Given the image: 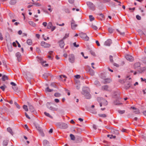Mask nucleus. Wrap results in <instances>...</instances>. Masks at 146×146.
<instances>
[{"instance_id":"f257e3e1","label":"nucleus","mask_w":146,"mask_h":146,"mask_svg":"<svg viewBox=\"0 0 146 146\" xmlns=\"http://www.w3.org/2000/svg\"><path fill=\"white\" fill-rule=\"evenodd\" d=\"M90 92V89L88 87H84L83 88L82 94L84 95L86 98L90 99L91 98V96L89 93Z\"/></svg>"},{"instance_id":"f03ea898","label":"nucleus","mask_w":146,"mask_h":146,"mask_svg":"<svg viewBox=\"0 0 146 146\" xmlns=\"http://www.w3.org/2000/svg\"><path fill=\"white\" fill-rule=\"evenodd\" d=\"M97 100L100 103V107H101L102 105L106 106L108 104V102L107 100L102 98H97Z\"/></svg>"},{"instance_id":"7ed1b4c3","label":"nucleus","mask_w":146,"mask_h":146,"mask_svg":"<svg viewBox=\"0 0 146 146\" xmlns=\"http://www.w3.org/2000/svg\"><path fill=\"white\" fill-rule=\"evenodd\" d=\"M79 35L81 38L85 40H89V38L85 33H81L79 34Z\"/></svg>"},{"instance_id":"20e7f679","label":"nucleus","mask_w":146,"mask_h":146,"mask_svg":"<svg viewBox=\"0 0 146 146\" xmlns=\"http://www.w3.org/2000/svg\"><path fill=\"white\" fill-rule=\"evenodd\" d=\"M37 61L41 63L42 65L44 66H48V64H45V65H43L44 63H45L46 62V61H44L40 57H38L37 58Z\"/></svg>"},{"instance_id":"39448f33","label":"nucleus","mask_w":146,"mask_h":146,"mask_svg":"<svg viewBox=\"0 0 146 146\" xmlns=\"http://www.w3.org/2000/svg\"><path fill=\"white\" fill-rule=\"evenodd\" d=\"M68 60L71 63H73L74 62L75 57L74 54H70L68 55Z\"/></svg>"},{"instance_id":"423d86ee","label":"nucleus","mask_w":146,"mask_h":146,"mask_svg":"<svg viewBox=\"0 0 146 146\" xmlns=\"http://www.w3.org/2000/svg\"><path fill=\"white\" fill-rule=\"evenodd\" d=\"M87 4L91 9L93 11H94L95 10V6L92 3L90 2H88Z\"/></svg>"},{"instance_id":"0eeeda50","label":"nucleus","mask_w":146,"mask_h":146,"mask_svg":"<svg viewBox=\"0 0 146 146\" xmlns=\"http://www.w3.org/2000/svg\"><path fill=\"white\" fill-rule=\"evenodd\" d=\"M41 45L44 48H48L50 46V44L46 43L44 41H42L40 43Z\"/></svg>"},{"instance_id":"6e6552de","label":"nucleus","mask_w":146,"mask_h":146,"mask_svg":"<svg viewBox=\"0 0 146 146\" xmlns=\"http://www.w3.org/2000/svg\"><path fill=\"white\" fill-rule=\"evenodd\" d=\"M71 26L72 29H75L77 26V25L75 24V21L73 19L71 21Z\"/></svg>"},{"instance_id":"1a4fd4ad","label":"nucleus","mask_w":146,"mask_h":146,"mask_svg":"<svg viewBox=\"0 0 146 146\" xmlns=\"http://www.w3.org/2000/svg\"><path fill=\"white\" fill-rule=\"evenodd\" d=\"M126 59L129 61H132L134 60V58L133 57L129 55H127L125 56Z\"/></svg>"},{"instance_id":"9d476101","label":"nucleus","mask_w":146,"mask_h":146,"mask_svg":"<svg viewBox=\"0 0 146 146\" xmlns=\"http://www.w3.org/2000/svg\"><path fill=\"white\" fill-rule=\"evenodd\" d=\"M28 106L31 112L33 113H36L34 108L30 104H29Z\"/></svg>"},{"instance_id":"9b49d317","label":"nucleus","mask_w":146,"mask_h":146,"mask_svg":"<svg viewBox=\"0 0 146 146\" xmlns=\"http://www.w3.org/2000/svg\"><path fill=\"white\" fill-rule=\"evenodd\" d=\"M112 43V41L111 39L107 40L104 43V45L106 46H110Z\"/></svg>"},{"instance_id":"f8f14e48","label":"nucleus","mask_w":146,"mask_h":146,"mask_svg":"<svg viewBox=\"0 0 146 146\" xmlns=\"http://www.w3.org/2000/svg\"><path fill=\"white\" fill-rule=\"evenodd\" d=\"M59 123H56V125H59ZM60 126L62 127L63 129H66L68 127V126L67 124L65 123H62L61 124L60 123Z\"/></svg>"},{"instance_id":"ddd939ff","label":"nucleus","mask_w":146,"mask_h":146,"mask_svg":"<svg viewBox=\"0 0 146 146\" xmlns=\"http://www.w3.org/2000/svg\"><path fill=\"white\" fill-rule=\"evenodd\" d=\"M16 56L17 57L18 60L20 61L21 58V55L19 52H17L16 54Z\"/></svg>"},{"instance_id":"4468645a","label":"nucleus","mask_w":146,"mask_h":146,"mask_svg":"<svg viewBox=\"0 0 146 146\" xmlns=\"http://www.w3.org/2000/svg\"><path fill=\"white\" fill-rule=\"evenodd\" d=\"M140 64L139 62H137L135 63L134 65V69H138L140 67Z\"/></svg>"},{"instance_id":"2eb2a0df","label":"nucleus","mask_w":146,"mask_h":146,"mask_svg":"<svg viewBox=\"0 0 146 146\" xmlns=\"http://www.w3.org/2000/svg\"><path fill=\"white\" fill-rule=\"evenodd\" d=\"M122 36H124L125 35V32L123 31L121 29L119 30L118 29L116 30Z\"/></svg>"},{"instance_id":"dca6fc26","label":"nucleus","mask_w":146,"mask_h":146,"mask_svg":"<svg viewBox=\"0 0 146 146\" xmlns=\"http://www.w3.org/2000/svg\"><path fill=\"white\" fill-rule=\"evenodd\" d=\"M60 78V80L62 81H65L66 80L65 78L66 77L64 75H60L59 76Z\"/></svg>"},{"instance_id":"f3484780","label":"nucleus","mask_w":146,"mask_h":146,"mask_svg":"<svg viewBox=\"0 0 146 146\" xmlns=\"http://www.w3.org/2000/svg\"><path fill=\"white\" fill-rule=\"evenodd\" d=\"M65 45L64 42L63 40H61L59 42V45L61 48H63Z\"/></svg>"},{"instance_id":"a211bd4d","label":"nucleus","mask_w":146,"mask_h":146,"mask_svg":"<svg viewBox=\"0 0 146 146\" xmlns=\"http://www.w3.org/2000/svg\"><path fill=\"white\" fill-rule=\"evenodd\" d=\"M111 81V80L110 79L106 78L105 79L103 83L104 84H107L110 83Z\"/></svg>"},{"instance_id":"6ab92c4d","label":"nucleus","mask_w":146,"mask_h":146,"mask_svg":"<svg viewBox=\"0 0 146 146\" xmlns=\"http://www.w3.org/2000/svg\"><path fill=\"white\" fill-rule=\"evenodd\" d=\"M114 29L112 27H110L108 28V31L109 33H113Z\"/></svg>"},{"instance_id":"aec40b11","label":"nucleus","mask_w":146,"mask_h":146,"mask_svg":"<svg viewBox=\"0 0 146 146\" xmlns=\"http://www.w3.org/2000/svg\"><path fill=\"white\" fill-rule=\"evenodd\" d=\"M43 144L44 146H46L47 145H48L49 144V142L46 140H44L43 141Z\"/></svg>"},{"instance_id":"412c9836","label":"nucleus","mask_w":146,"mask_h":146,"mask_svg":"<svg viewBox=\"0 0 146 146\" xmlns=\"http://www.w3.org/2000/svg\"><path fill=\"white\" fill-rule=\"evenodd\" d=\"M2 79L3 81H5L6 80L8 79V76L6 75H4L2 76Z\"/></svg>"},{"instance_id":"4be33fe9","label":"nucleus","mask_w":146,"mask_h":146,"mask_svg":"<svg viewBox=\"0 0 146 146\" xmlns=\"http://www.w3.org/2000/svg\"><path fill=\"white\" fill-rule=\"evenodd\" d=\"M29 24L33 27H35L36 26V24L33 21H29Z\"/></svg>"},{"instance_id":"5701e85b","label":"nucleus","mask_w":146,"mask_h":146,"mask_svg":"<svg viewBox=\"0 0 146 146\" xmlns=\"http://www.w3.org/2000/svg\"><path fill=\"white\" fill-rule=\"evenodd\" d=\"M49 75V74L48 73H45L43 75V77L44 79H46Z\"/></svg>"},{"instance_id":"b1692460","label":"nucleus","mask_w":146,"mask_h":146,"mask_svg":"<svg viewBox=\"0 0 146 146\" xmlns=\"http://www.w3.org/2000/svg\"><path fill=\"white\" fill-rule=\"evenodd\" d=\"M108 87L107 85L103 86L102 87V89L104 90H108Z\"/></svg>"},{"instance_id":"393cba45","label":"nucleus","mask_w":146,"mask_h":146,"mask_svg":"<svg viewBox=\"0 0 146 146\" xmlns=\"http://www.w3.org/2000/svg\"><path fill=\"white\" fill-rule=\"evenodd\" d=\"M52 22H50L48 23L47 26V28L48 29H50L52 27Z\"/></svg>"},{"instance_id":"a878e982","label":"nucleus","mask_w":146,"mask_h":146,"mask_svg":"<svg viewBox=\"0 0 146 146\" xmlns=\"http://www.w3.org/2000/svg\"><path fill=\"white\" fill-rule=\"evenodd\" d=\"M16 3V0H11L10 3L12 5H15Z\"/></svg>"},{"instance_id":"bb28decb","label":"nucleus","mask_w":146,"mask_h":146,"mask_svg":"<svg viewBox=\"0 0 146 146\" xmlns=\"http://www.w3.org/2000/svg\"><path fill=\"white\" fill-rule=\"evenodd\" d=\"M7 130L8 132L10 133L12 135H13V133L11 129L9 127L7 128Z\"/></svg>"},{"instance_id":"cd10ccee","label":"nucleus","mask_w":146,"mask_h":146,"mask_svg":"<svg viewBox=\"0 0 146 146\" xmlns=\"http://www.w3.org/2000/svg\"><path fill=\"white\" fill-rule=\"evenodd\" d=\"M113 133L116 135H118L119 134V131L116 129L113 130Z\"/></svg>"},{"instance_id":"c85d7f7f","label":"nucleus","mask_w":146,"mask_h":146,"mask_svg":"<svg viewBox=\"0 0 146 146\" xmlns=\"http://www.w3.org/2000/svg\"><path fill=\"white\" fill-rule=\"evenodd\" d=\"M27 43L29 45H31L32 44V40L31 39H28L27 41Z\"/></svg>"},{"instance_id":"c756f323","label":"nucleus","mask_w":146,"mask_h":146,"mask_svg":"<svg viewBox=\"0 0 146 146\" xmlns=\"http://www.w3.org/2000/svg\"><path fill=\"white\" fill-rule=\"evenodd\" d=\"M108 137H110V139L113 138L114 139L116 137V136L113 135H107Z\"/></svg>"},{"instance_id":"7c9ffc66","label":"nucleus","mask_w":146,"mask_h":146,"mask_svg":"<svg viewBox=\"0 0 146 146\" xmlns=\"http://www.w3.org/2000/svg\"><path fill=\"white\" fill-rule=\"evenodd\" d=\"M46 92H50L53 91V90L52 89H50L49 88V87H48L46 88L45 90Z\"/></svg>"},{"instance_id":"2f4dec72","label":"nucleus","mask_w":146,"mask_h":146,"mask_svg":"<svg viewBox=\"0 0 146 146\" xmlns=\"http://www.w3.org/2000/svg\"><path fill=\"white\" fill-rule=\"evenodd\" d=\"M7 88V86L5 85H4L3 86H1L0 88L3 91H4L5 88Z\"/></svg>"},{"instance_id":"473e14b6","label":"nucleus","mask_w":146,"mask_h":146,"mask_svg":"<svg viewBox=\"0 0 146 146\" xmlns=\"http://www.w3.org/2000/svg\"><path fill=\"white\" fill-rule=\"evenodd\" d=\"M23 108L26 111H28V107L27 106L25 105H24L23 106Z\"/></svg>"},{"instance_id":"72a5a7b5","label":"nucleus","mask_w":146,"mask_h":146,"mask_svg":"<svg viewBox=\"0 0 146 146\" xmlns=\"http://www.w3.org/2000/svg\"><path fill=\"white\" fill-rule=\"evenodd\" d=\"M54 95L56 97H58L60 96L61 94L59 93H56L54 94Z\"/></svg>"},{"instance_id":"f704fd0d","label":"nucleus","mask_w":146,"mask_h":146,"mask_svg":"<svg viewBox=\"0 0 146 146\" xmlns=\"http://www.w3.org/2000/svg\"><path fill=\"white\" fill-rule=\"evenodd\" d=\"M94 84L97 86H100V85L99 82L98 81H96L94 82Z\"/></svg>"},{"instance_id":"c9c22d12","label":"nucleus","mask_w":146,"mask_h":146,"mask_svg":"<svg viewBox=\"0 0 146 146\" xmlns=\"http://www.w3.org/2000/svg\"><path fill=\"white\" fill-rule=\"evenodd\" d=\"M89 72L90 73L91 76H93L94 74V72L93 70H90Z\"/></svg>"},{"instance_id":"e433bc0d","label":"nucleus","mask_w":146,"mask_h":146,"mask_svg":"<svg viewBox=\"0 0 146 146\" xmlns=\"http://www.w3.org/2000/svg\"><path fill=\"white\" fill-rule=\"evenodd\" d=\"M9 16L10 17L11 19L13 18H14L15 15L14 14L11 13H10L9 14Z\"/></svg>"},{"instance_id":"4c0bfd02","label":"nucleus","mask_w":146,"mask_h":146,"mask_svg":"<svg viewBox=\"0 0 146 146\" xmlns=\"http://www.w3.org/2000/svg\"><path fill=\"white\" fill-rule=\"evenodd\" d=\"M44 114L45 115H46L47 116H48L50 118H52V117L51 115H50V114L48 113H47L46 112H44Z\"/></svg>"},{"instance_id":"58836bf2","label":"nucleus","mask_w":146,"mask_h":146,"mask_svg":"<svg viewBox=\"0 0 146 146\" xmlns=\"http://www.w3.org/2000/svg\"><path fill=\"white\" fill-rule=\"evenodd\" d=\"M89 19L90 21H92L94 20V17L92 15H90L89 16Z\"/></svg>"},{"instance_id":"ea45409f","label":"nucleus","mask_w":146,"mask_h":146,"mask_svg":"<svg viewBox=\"0 0 146 146\" xmlns=\"http://www.w3.org/2000/svg\"><path fill=\"white\" fill-rule=\"evenodd\" d=\"M70 137L71 139L73 140H74L75 139V137L74 135L72 134H70Z\"/></svg>"},{"instance_id":"a19ab883","label":"nucleus","mask_w":146,"mask_h":146,"mask_svg":"<svg viewBox=\"0 0 146 146\" xmlns=\"http://www.w3.org/2000/svg\"><path fill=\"white\" fill-rule=\"evenodd\" d=\"M118 112L119 114H123L125 112V110H118Z\"/></svg>"},{"instance_id":"79ce46f5","label":"nucleus","mask_w":146,"mask_h":146,"mask_svg":"<svg viewBox=\"0 0 146 146\" xmlns=\"http://www.w3.org/2000/svg\"><path fill=\"white\" fill-rule=\"evenodd\" d=\"M8 144V142L7 141H4L3 142V146H7Z\"/></svg>"},{"instance_id":"37998d69","label":"nucleus","mask_w":146,"mask_h":146,"mask_svg":"<svg viewBox=\"0 0 146 146\" xmlns=\"http://www.w3.org/2000/svg\"><path fill=\"white\" fill-rule=\"evenodd\" d=\"M14 104L16 106V107L18 109H19L20 108V106L18 105V104L16 102H15Z\"/></svg>"},{"instance_id":"c03bdc74","label":"nucleus","mask_w":146,"mask_h":146,"mask_svg":"<svg viewBox=\"0 0 146 146\" xmlns=\"http://www.w3.org/2000/svg\"><path fill=\"white\" fill-rule=\"evenodd\" d=\"M92 28L94 30H97L98 29V27L96 26L92 25L91 26Z\"/></svg>"},{"instance_id":"a18cd8bd","label":"nucleus","mask_w":146,"mask_h":146,"mask_svg":"<svg viewBox=\"0 0 146 146\" xmlns=\"http://www.w3.org/2000/svg\"><path fill=\"white\" fill-rule=\"evenodd\" d=\"M49 109L53 111H56L58 110L57 108H55L52 107H50Z\"/></svg>"},{"instance_id":"49530a36","label":"nucleus","mask_w":146,"mask_h":146,"mask_svg":"<svg viewBox=\"0 0 146 146\" xmlns=\"http://www.w3.org/2000/svg\"><path fill=\"white\" fill-rule=\"evenodd\" d=\"M12 88L16 92H17L18 91V89L17 88V87L16 86H13L12 87Z\"/></svg>"},{"instance_id":"de8ad7c7","label":"nucleus","mask_w":146,"mask_h":146,"mask_svg":"<svg viewBox=\"0 0 146 146\" xmlns=\"http://www.w3.org/2000/svg\"><path fill=\"white\" fill-rule=\"evenodd\" d=\"M99 116L101 117H106V115L105 114H99Z\"/></svg>"},{"instance_id":"09e8293b","label":"nucleus","mask_w":146,"mask_h":146,"mask_svg":"<svg viewBox=\"0 0 146 146\" xmlns=\"http://www.w3.org/2000/svg\"><path fill=\"white\" fill-rule=\"evenodd\" d=\"M38 130H39L40 133L41 134V135L42 136H44V133H43V132L42 131V130L41 129H40V130L38 129Z\"/></svg>"},{"instance_id":"8fccbe9b","label":"nucleus","mask_w":146,"mask_h":146,"mask_svg":"<svg viewBox=\"0 0 146 146\" xmlns=\"http://www.w3.org/2000/svg\"><path fill=\"white\" fill-rule=\"evenodd\" d=\"M69 36V34L66 33V34L65 36L63 37V39L64 40Z\"/></svg>"},{"instance_id":"3c124183","label":"nucleus","mask_w":146,"mask_h":146,"mask_svg":"<svg viewBox=\"0 0 146 146\" xmlns=\"http://www.w3.org/2000/svg\"><path fill=\"white\" fill-rule=\"evenodd\" d=\"M110 60L111 62L112 63L113 62V57L112 56H110Z\"/></svg>"},{"instance_id":"603ef678","label":"nucleus","mask_w":146,"mask_h":146,"mask_svg":"<svg viewBox=\"0 0 146 146\" xmlns=\"http://www.w3.org/2000/svg\"><path fill=\"white\" fill-rule=\"evenodd\" d=\"M33 4L37 6H41V4L38 3H34Z\"/></svg>"},{"instance_id":"864d4df0","label":"nucleus","mask_w":146,"mask_h":146,"mask_svg":"<svg viewBox=\"0 0 146 146\" xmlns=\"http://www.w3.org/2000/svg\"><path fill=\"white\" fill-rule=\"evenodd\" d=\"M136 18L138 20H140L141 19V17L138 15H137L136 16Z\"/></svg>"},{"instance_id":"5fc2aeb1","label":"nucleus","mask_w":146,"mask_h":146,"mask_svg":"<svg viewBox=\"0 0 146 146\" xmlns=\"http://www.w3.org/2000/svg\"><path fill=\"white\" fill-rule=\"evenodd\" d=\"M25 115L26 116V117L28 119H30V117L27 114V113H25Z\"/></svg>"},{"instance_id":"6e6d98bb","label":"nucleus","mask_w":146,"mask_h":146,"mask_svg":"<svg viewBox=\"0 0 146 146\" xmlns=\"http://www.w3.org/2000/svg\"><path fill=\"white\" fill-rule=\"evenodd\" d=\"M74 77H75L77 79L80 78V76L78 75H75Z\"/></svg>"},{"instance_id":"4d7b16f0","label":"nucleus","mask_w":146,"mask_h":146,"mask_svg":"<svg viewBox=\"0 0 146 146\" xmlns=\"http://www.w3.org/2000/svg\"><path fill=\"white\" fill-rule=\"evenodd\" d=\"M134 112L136 114L139 113V110H136L134 111Z\"/></svg>"},{"instance_id":"13d9d810","label":"nucleus","mask_w":146,"mask_h":146,"mask_svg":"<svg viewBox=\"0 0 146 146\" xmlns=\"http://www.w3.org/2000/svg\"><path fill=\"white\" fill-rule=\"evenodd\" d=\"M54 101L56 103H58L59 102L60 100L58 99H54Z\"/></svg>"},{"instance_id":"bf43d9fd","label":"nucleus","mask_w":146,"mask_h":146,"mask_svg":"<svg viewBox=\"0 0 146 146\" xmlns=\"http://www.w3.org/2000/svg\"><path fill=\"white\" fill-rule=\"evenodd\" d=\"M98 15L100 16L102 18H103L104 16L102 13L98 14Z\"/></svg>"},{"instance_id":"052dcab7","label":"nucleus","mask_w":146,"mask_h":146,"mask_svg":"<svg viewBox=\"0 0 146 146\" xmlns=\"http://www.w3.org/2000/svg\"><path fill=\"white\" fill-rule=\"evenodd\" d=\"M73 45L74 46L76 47H77L79 46V45L78 44H76V42H75L73 43Z\"/></svg>"},{"instance_id":"680f3d73","label":"nucleus","mask_w":146,"mask_h":146,"mask_svg":"<svg viewBox=\"0 0 146 146\" xmlns=\"http://www.w3.org/2000/svg\"><path fill=\"white\" fill-rule=\"evenodd\" d=\"M56 28V27L54 26H52L50 29H51V31H53Z\"/></svg>"},{"instance_id":"e2e57ef3","label":"nucleus","mask_w":146,"mask_h":146,"mask_svg":"<svg viewBox=\"0 0 146 146\" xmlns=\"http://www.w3.org/2000/svg\"><path fill=\"white\" fill-rule=\"evenodd\" d=\"M90 52L91 54L92 55H93V56H95V53L94 52H93L92 51H90Z\"/></svg>"},{"instance_id":"0e129e2a","label":"nucleus","mask_w":146,"mask_h":146,"mask_svg":"<svg viewBox=\"0 0 146 146\" xmlns=\"http://www.w3.org/2000/svg\"><path fill=\"white\" fill-rule=\"evenodd\" d=\"M47 23L46 22H44L42 23V25L45 27L46 26Z\"/></svg>"},{"instance_id":"69168bd1","label":"nucleus","mask_w":146,"mask_h":146,"mask_svg":"<svg viewBox=\"0 0 146 146\" xmlns=\"http://www.w3.org/2000/svg\"><path fill=\"white\" fill-rule=\"evenodd\" d=\"M36 52H38L39 53L40 52V49L38 48H36Z\"/></svg>"},{"instance_id":"338daca9","label":"nucleus","mask_w":146,"mask_h":146,"mask_svg":"<svg viewBox=\"0 0 146 146\" xmlns=\"http://www.w3.org/2000/svg\"><path fill=\"white\" fill-rule=\"evenodd\" d=\"M96 44L98 46H100V44L99 42H98V40L96 41Z\"/></svg>"},{"instance_id":"774afa93","label":"nucleus","mask_w":146,"mask_h":146,"mask_svg":"<svg viewBox=\"0 0 146 146\" xmlns=\"http://www.w3.org/2000/svg\"><path fill=\"white\" fill-rule=\"evenodd\" d=\"M141 81L142 82L145 81V82L146 83V79L144 78L143 79L142 78H141Z\"/></svg>"}]
</instances>
